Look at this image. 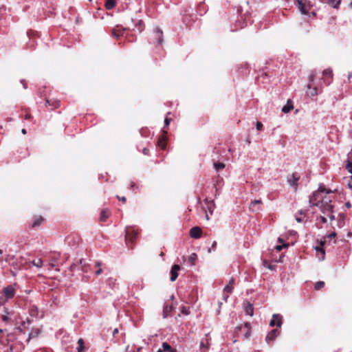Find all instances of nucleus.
Here are the masks:
<instances>
[{
	"label": "nucleus",
	"mask_w": 352,
	"mask_h": 352,
	"mask_svg": "<svg viewBox=\"0 0 352 352\" xmlns=\"http://www.w3.org/2000/svg\"><path fill=\"white\" fill-rule=\"evenodd\" d=\"M69 270L73 272L81 270L84 273H87L91 270V266L86 263L85 259L81 258L78 263L71 265Z\"/></svg>",
	"instance_id": "1"
},
{
	"label": "nucleus",
	"mask_w": 352,
	"mask_h": 352,
	"mask_svg": "<svg viewBox=\"0 0 352 352\" xmlns=\"http://www.w3.org/2000/svg\"><path fill=\"white\" fill-rule=\"evenodd\" d=\"M138 232L135 230H127L125 234V242L126 245L129 248H133L132 243L133 241L137 238Z\"/></svg>",
	"instance_id": "2"
},
{
	"label": "nucleus",
	"mask_w": 352,
	"mask_h": 352,
	"mask_svg": "<svg viewBox=\"0 0 352 352\" xmlns=\"http://www.w3.org/2000/svg\"><path fill=\"white\" fill-rule=\"evenodd\" d=\"M298 8L302 14H307L310 9L309 3L306 0H298Z\"/></svg>",
	"instance_id": "3"
},
{
	"label": "nucleus",
	"mask_w": 352,
	"mask_h": 352,
	"mask_svg": "<svg viewBox=\"0 0 352 352\" xmlns=\"http://www.w3.org/2000/svg\"><path fill=\"white\" fill-rule=\"evenodd\" d=\"M280 330L278 329H272L266 336L265 340L267 344L274 342L275 339L280 335Z\"/></svg>",
	"instance_id": "4"
},
{
	"label": "nucleus",
	"mask_w": 352,
	"mask_h": 352,
	"mask_svg": "<svg viewBox=\"0 0 352 352\" xmlns=\"http://www.w3.org/2000/svg\"><path fill=\"white\" fill-rule=\"evenodd\" d=\"M333 206L331 204L330 199H326L325 198L321 201L320 209L323 213L327 212H333Z\"/></svg>",
	"instance_id": "5"
},
{
	"label": "nucleus",
	"mask_w": 352,
	"mask_h": 352,
	"mask_svg": "<svg viewBox=\"0 0 352 352\" xmlns=\"http://www.w3.org/2000/svg\"><path fill=\"white\" fill-rule=\"evenodd\" d=\"M234 278L233 277H232L230 280H229V282L225 286L224 289H223V292L224 294L226 293H228V294H230L232 292L233 289H234ZM229 297V295L228 294H224L223 296V298L225 300H227L228 298Z\"/></svg>",
	"instance_id": "6"
},
{
	"label": "nucleus",
	"mask_w": 352,
	"mask_h": 352,
	"mask_svg": "<svg viewBox=\"0 0 352 352\" xmlns=\"http://www.w3.org/2000/svg\"><path fill=\"white\" fill-rule=\"evenodd\" d=\"M3 293L7 299H10L14 297L15 294V290L12 285H8L3 289Z\"/></svg>",
	"instance_id": "7"
},
{
	"label": "nucleus",
	"mask_w": 352,
	"mask_h": 352,
	"mask_svg": "<svg viewBox=\"0 0 352 352\" xmlns=\"http://www.w3.org/2000/svg\"><path fill=\"white\" fill-rule=\"evenodd\" d=\"M202 230L198 227L195 226L190 230L189 234L192 239H199L201 236Z\"/></svg>",
	"instance_id": "8"
},
{
	"label": "nucleus",
	"mask_w": 352,
	"mask_h": 352,
	"mask_svg": "<svg viewBox=\"0 0 352 352\" xmlns=\"http://www.w3.org/2000/svg\"><path fill=\"white\" fill-rule=\"evenodd\" d=\"M180 266L179 265L175 264L172 266L170 270V281H175L178 277V271L180 270Z\"/></svg>",
	"instance_id": "9"
},
{
	"label": "nucleus",
	"mask_w": 352,
	"mask_h": 352,
	"mask_svg": "<svg viewBox=\"0 0 352 352\" xmlns=\"http://www.w3.org/2000/svg\"><path fill=\"white\" fill-rule=\"evenodd\" d=\"M243 307H244V311H245V313L246 315H248V316H253V314H254V307H253V305L252 304H251L248 300H245L243 302Z\"/></svg>",
	"instance_id": "10"
},
{
	"label": "nucleus",
	"mask_w": 352,
	"mask_h": 352,
	"mask_svg": "<svg viewBox=\"0 0 352 352\" xmlns=\"http://www.w3.org/2000/svg\"><path fill=\"white\" fill-rule=\"evenodd\" d=\"M157 352H177V349L173 348L168 342H164L162 344V348L159 349Z\"/></svg>",
	"instance_id": "11"
},
{
	"label": "nucleus",
	"mask_w": 352,
	"mask_h": 352,
	"mask_svg": "<svg viewBox=\"0 0 352 352\" xmlns=\"http://www.w3.org/2000/svg\"><path fill=\"white\" fill-rule=\"evenodd\" d=\"M262 204L261 199H255L252 201L250 204V209L252 212H258L261 210L260 205Z\"/></svg>",
	"instance_id": "12"
},
{
	"label": "nucleus",
	"mask_w": 352,
	"mask_h": 352,
	"mask_svg": "<svg viewBox=\"0 0 352 352\" xmlns=\"http://www.w3.org/2000/svg\"><path fill=\"white\" fill-rule=\"evenodd\" d=\"M318 192L315 191L312 195L309 197V202L311 206H318L320 201H318Z\"/></svg>",
	"instance_id": "13"
},
{
	"label": "nucleus",
	"mask_w": 352,
	"mask_h": 352,
	"mask_svg": "<svg viewBox=\"0 0 352 352\" xmlns=\"http://www.w3.org/2000/svg\"><path fill=\"white\" fill-rule=\"evenodd\" d=\"M322 75L325 78H329L331 79L333 78L332 69L330 68L324 69L322 72ZM324 82L326 85H329L331 83V80H329L328 78L324 79Z\"/></svg>",
	"instance_id": "14"
},
{
	"label": "nucleus",
	"mask_w": 352,
	"mask_h": 352,
	"mask_svg": "<svg viewBox=\"0 0 352 352\" xmlns=\"http://www.w3.org/2000/svg\"><path fill=\"white\" fill-rule=\"evenodd\" d=\"M155 36L157 44L161 45L163 43V32L160 28H156Z\"/></svg>",
	"instance_id": "15"
},
{
	"label": "nucleus",
	"mask_w": 352,
	"mask_h": 352,
	"mask_svg": "<svg viewBox=\"0 0 352 352\" xmlns=\"http://www.w3.org/2000/svg\"><path fill=\"white\" fill-rule=\"evenodd\" d=\"M299 178V176H298L296 173H293L290 177L288 178L287 182L292 186H297Z\"/></svg>",
	"instance_id": "16"
},
{
	"label": "nucleus",
	"mask_w": 352,
	"mask_h": 352,
	"mask_svg": "<svg viewBox=\"0 0 352 352\" xmlns=\"http://www.w3.org/2000/svg\"><path fill=\"white\" fill-rule=\"evenodd\" d=\"M273 318L275 319L276 327L280 328L283 324V316L279 314H274Z\"/></svg>",
	"instance_id": "17"
},
{
	"label": "nucleus",
	"mask_w": 352,
	"mask_h": 352,
	"mask_svg": "<svg viewBox=\"0 0 352 352\" xmlns=\"http://www.w3.org/2000/svg\"><path fill=\"white\" fill-rule=\"evenodd\" d=\"M209 346L210 343L208 339L206 338L205 341L204 340V339L201 340L200 342V349L201 352H206L208 350Z\"/></svg>",
	"instance_id": "18"
},
{
	"label": "nucleus",
	"mask_w": 352,
	"mask_h": 352,
	"mask_svg": "<svg viewBox=\"0 0 352 352\" xmlns=\"http://www.w3.org/2000/svg\"><path fill=\"white\" fill-rule=\"evenodd\" d=\"M145 25L144 23L142 20H138L137 23L135 24L134 30H137L138 32H142L144 30Z\"/></svg>",
	"instance_id": "19"
},
{
	"label": "nucleus",
	"mask_w": 352,
	"mask_h": 352,
	"mask_svg": "<svg viewBox=\"0 0 352 352\" xmlns=\"http://www.w3.org/2000/svg\"><path fill=\"white\" fill-rule=\"evenodd\" d=\"M109 216V211L107 209L102 210L100 216V221L104 222Z\"/></svg>",
	"instance_id": "20"
},
{
	"label": "nucleus",
	"mask_w": 352,
	"mask_h": 352,
	"mask_svg": "<svg viewBox=\"0 0 352 352\" xmlns=\"http://www.w3.org/2000/svg\"><path fill=\"white\" fill-rule=\"evenodd\" d=\"M294 108L293 104L290 100H288L287 104L282 108V111L284 113L289 112Z\"/></svg>",
	"instance_id": "21"
},
{
	"label": "nucleus",
	"mask_w": 352,
	"mask_h": 352,
	"mask_svg": "<svg viewBox=\"0 0 352 352\" xmlns=\"http://www.w3.org/2000/svg\"><path fill=\"white\" fill-rule=\"evenodd\" d=\"M115 6H116L115 0H106V2H105L106 9L111 10L115 7Z\"/></svg>",
	"instance_id": "22"
},
{
	"label": "nucleus",
	"mask_w": 352,
	"mask_h": 352,
	"mask_svg": "<svg viewBox=\"0 0 352 352\" xmlns=\"http://www.w3.org/2000/svg\"><path fill=\"white\" fill-rule=\"evenodd\" d=\"M78 347L76 348V352H82L85 350L84 340L82 338H79L78 340Z\"/></svg>",
	"instance_id": "23"
},
{
	"label": "nucleus",
	"mask_w": 352,
	"mask_h": 352,
	"mask_svg": "<svg viewBox=\"0 0 352 352\" xmlns=\"http://www.w3.org/2000/svg\"><path fill=\"white\" fill-rule=\"evenodd\" d=\"M341 3V0H328L327 3L331 5L333 8L338 9Z\"/></svg>",
	"instance_id": "24"
},
{
	"label": "nucleus",
	"mask_w": 352,
	"mask_h": 352,
	"mask_svg": "<svg viewBox=\"0 0 352 352\" xmlns=\"http://www.w3.org/2000/svg\"><path fill=\"white\" fill-rule=\"evenodd\" d=\"M31 263L38 268H41L43 266V261L41 258L34 259L31 261Z\"/></svg>",
	"instance_id": "25"
},
{
	"label": "nucleus",
	"mask_w": 352,
	"mask_h": 352,
	"mask_svg": "<svg viewBox=\"0 0 352 352\" xmlns=\"http://www.w3.org/2000/svg\"><path fill=\"white\" fill-rule=\"evenodd\" d=\"M318 192H325L327 194H329V193H331L332 192V190H330V189H327L325 188V186L324 185H322V184H320L319 185V187H318Z\"/></svg>",
	"instance_id": "26"
},
{
	"label": "nucleus",
	"mask_w": 352,
	"mask_h": 352,
	"mask_svg": "<svg viewBox=\"0 0 352 352\" xmlns=\"http://www.w3.org/2000/svg\"><path fill=\"white\" fill-rule=\"evenodd\" d=\"M157 146L162 149H165L166 146V140L164 138H160L157 141Z\"/></svg>",
	"instance_id": "27"
},
{
	"label": "nucleus",
	"mask_w": 352,
	"mask_h": 352,
	"mask_svg": "<svg viewBox=\"0 0 352 352\" xmlns=\"http://www.w3.org/2000/svg\"><path fill=\"white\" fill-rule=\"evenodd\" d=\"M197 255L196 253H192L189 256H188V261L190 263L191 265H194L195 263V261L197 260Z\"/></svg>",
	"instance_id": "28"
},
{
	"label": "nucleus",
	"mask_w": 352,
	"mask_h": 352,
	"mask_svg": "<svg viewBox=\"0 0 352 352\" xmlns=\"http://www.w3.org/2000/svg\"><path fill=\"white\" fill-rule=\"evenodd\" d=\"M214 167L217 171L221 170L225 168V164L222 162H215L214 164Z\"/></svg>",
	"instance_id": "29"
},
{
	"label": "nucleus",
	"mask_w": 352,
	"mask_h": 352,
	"mask_svg": "<svg viewBox=\"0 0 352 352\" xmlns=\"http://www.w3.org/2000/svg\"><path fill=\"white\" fill-rule=\"evenodd\" d=\"M43 221V219L42 217L36 218L32 223V227L39 226L42 223Z\"/></svg>",
	"instance_id": "30"
},
{
	"label": "nucleus",
	"mask_w": 352,
	"mask_h": 352,
	"mask_svg": "<svg viewBox=\"0 0 352 352\" xmlns=\"http://www.w3.org/2000/svg\"><path fill=\"white\" fill-rule=\"evenodd\" d=\"M180 311H181L182 314L184 315L188 316L190 314L189 307H187L185 306L181 307Z\"/></svg>",
	"instance_id": "31"
},
{
	"label": "nucleus",
	"mask_w": 352,
	"mask_h": 352,
	"mask_svg": "<svg viewBox=\"0 0 352 352\" xmlns=\"http://www.w3.org/2000/svg\"><path fill=\"white\" fill-rule=\"evenodd\" d=\"M171 310H172V307H170H170H168V306H167V305H166V306H165V307H164L163 314H164V318L167 317V316H168V312H170V311H171Z\"/></svg>",
	"instance_id": "32"
},
{
	"label": "nucleus",
	"mask_w": 352,
	"mask_h": 352,
	"mask_svg": "<svg viewBox=\"0 0 352 352\" xmlns=\"http://www.w3.org/2000/svg\"><path fill=\"white\" fill-rule=\"evenodd\" d=\"M346 162V169L349 171V173L352 174V162L348 160Z\"/></svg>",
	"instance_id": "33"
},
{
	"label": "nucleus",
	"mask_w": 352,
	"mask_h": 352,
	"mask_svg": "<svg viewBox=\"0 0 352 352\" xmlns=\"http://www.w3.org/2000/svg\"><path fill=\"white\" fill-rule=\"evenodd\" d=\"M324 285V283L323 281H318L314 286V288L317 290L321 289Z\"/></svg>",
	"instance_id": "34"
},
{
	"label": "nucleus",
	"mask_w": 352,
	"mask_h": 352,
	"mask_svg": "<svg viewBox=\"0 0 352 352\" xmlns=\"http://www.w3.org/2000/svg\"><path fill=\"white\" fill-rule=\"evenodd\" d=\"M39 333V331L38 330H36L35 332H31L30 334H29V337L27 340V342H28L30 341V340L32 338H34V337H36Z\"/></svg>",
	"instance_id": "35"
},
{
	"label": "nucleus",
	"mask_w": 352,
	"mask_h": 352,
	"mask_svg": "<svg viewBox=\"0 0 352 352\" xmlns=\"http://www.w3.org/2000/svg\"><path fill=\"white\" fill-rule=\"evenodd\" d=\"M217 241H214L212 242V245H211V248H208V252L209 253H210L212 251H215L216 248H217Z\"/></svg>",
	"instance_id": "36"
},
{
	"label": "nucleus",
	"mask_w": 352,
	"mask_h": 352,
	"mask_svg": "<svg viewBox=\"0 0 352 352\" xmlns=\"http://www.w3.org/2000/svg\"><path fill=\"white\" fill-rule=\"evenodd\" d=\"M206 202H208V208L210 210H212V206H214V204L212 200L208 201V199H206Z\"/></svg>",
	"instance_id": "37"
},
{
	"label": "nucleus",
	"mask_w": 352,
	"mask_h": 352,
	"mask_svg": "<svg viewBox=\"0 0 352 352\" xmlns=\"http://www.w3.org/2000/svg\"><path fill=\"white\" fill-rule=\"evenodd\" d=\"M10 264L13 266L14 270L16 271H18L21 269V265H19L18 263H14V261Z\"/></svg>",
	"instance_id": "38"
},
{
	"label": "nucleus",
	"mask_w": 352,
	"mask_h": 352,
	"mask_svg": "<svg viewBox=\"0 0 352 352\" xmlns=\"http://www.w3.org/2000/svg\"><path fill=\"white\" fill-rule=\"evenodd\" d=\"M56 258H52L51 260H50V265L52 267H54L56 266Z\"/></svg>",
	"instance_id": "39"
},
{
	"label": "nucleus",
	"mask_w": 352,
	"mask_h": 352,
	"mask_svg": "<svg viewBox=\"0 0 352 352\" xmlns=\"http://www.w3.org/2000/svg\"><path fill=\"white\" fill-rule=\"evenodd\" d=\"M284 247H287V244L278 245L275 247V249L278 251H280Z\"/></svg>",
	"instance_id": "40"
},
{
	"label": "nucleus",
	"mask_w": 352,
	"mask_h": 352,
	"mask_svg": "<svg viewBox=\"0 0 352 352\" xmlns=\"http://www.w3.org/2000/svg\"><path fill=\"white\" fill-rule=\"evenodd\" d=\"M256 128L257 130L261 131L263 129V124L260 122H257L256 124Z\"/></svg>",
	"instance_id": "41"
},
{
	"label": "nucleus",
	"mask_w": 352,
	"mask_h": 352,
	"mask_svg": "<svg viewBox=\"0 0 352 352\" xmlns=\"http://www.w3.org/2000/svg\"><path fill=\"white\" fill-rule=\"evenodd\" d=\"M170 120H171L170 118H165V119H164V127H166V126H168L169 125Z\"/></svg>",
	"instance_id": "42"
},
{
	"label": "nucleus",
	"mask_w": 352,
	"mask_h": 352,
	"mask_svg": "<svg viewBox=\"0 0 352 352\" xmlns=\"http://www.w3.org/2000/svg\"><path fill=\"white\" fill-rule=\"evenodd\" d=\"M295 219H296V221L298 222V223H301V222L303 221L302 218L299 217L298 214H296Z\"/></svg>",
	"instance_id": "43"
},
{
	"label": "nucleus",
	"mask_w": 352,
	"mask_h": 352,
	"mask_svg": "<svg viewBox=\"0 0 352 352\" xmlns=\"http://www.w3.org/2000/svg\"><path fill=\"white\" fill-rule=\"evenodd\" d=\"M336 232H332V233H331V234L327 235V238H329V239H331L336 237Z\"/></svg>",
	"instance_id": "44"
},
{
	"label": "nucleus",
	"mask_w": 352,
	"mask_h": 352,
	"mask_svg": "<svg viewBox=\"0 0 352 352\" xmlns=\"http://www.w3.org/2000/svg\"><path fill=\"white\" fill-rule=\"evenodd\" d=\"M270 327H275L276 326L275 319H274L273 317H272V320L270 322Z\"/></svg>",
	"instance_id": "45"
},
{
	"label": "nucleus",
	"mask_w": 352,
	"mask_h": 352,
	"mask_svg": "<svg viewBox=\"0 0 352 352\" xmlns=\"http://www.w3.org/2000/svg\"><path fill=\"white\" fill-rule=\"evenodd\" d=\"M9 319H10V318H9V317H8L7 315H3V316H2V320H3V322H7V321H8V320H9Z\"/></svg>",
	"instance_id": "46"
},
{
	"label": "nucleus",
	"mask_w": 352,
	"mask_h": 352,
	"mask_svg": "<svg viewBox=\"0 0 352 352\" xmlns=\"http://www.w3.org/2000/svg\"><path fill=\"white\" fill-rule=\"evenodd\" d=\"M316 250L317 251H320V252H321L322 253L323 256L324 255V250L322 248L317 247V248H316ZM322 259H324V256L322 257Z\"/></svg>",
	"instance_id": "47"
},
{
	"label": "nucleus",
	"mask_w": 352,
	"mask_h": 352,
	"mask_svg": "<svg viewBox=\"0 0 352 352\" xmlns=\"http://www.w3.org/2000/svg\"><path fill=\"white\" fill-rule=\"evenodd\" d=\"M319 218H320V221H321L323 223H327V218H326V217H322V216H320Z\"/></svg>",
	"instance_id": "48"
},
{
	"label": "nucleus",
	"mask_w": 352,
	"mask_h": 352,
	"mask_svg": "<svg viewBox=\"0 0 352 352\" xmlns=\"http://www.w3.org/2000/svg\"><path fill=\"white\" fill-rule=\"evenodd\" d=\"M314 78H315V74H313V73H312V74H311L309 75V81H310V82L314 81Z\"/></svg>",
	"instance_id": "49"
},
{
	"label": "nucleus",
	"mask_w": 352,
	"mask_h": 352,
	"mask_svg": "<svg viewBox=\"0 0 352 352\" xmlns=\"http://www.w3.org/2000/svg\"><path fill=\"white\" fill-rule=\"evenodd\" d=\"M306 212H307V210H300L298 213L300 215H305Z\"/></svg>",
	"instance_id": "50"
},
{
	"label": "nucleus",
	"mask_w": 352,
	"mask_h": 352,
	"mask_svg": "<svg viewBox=\"0 0 352 352\" xmlns=\"http://www.w3.org/2000/svg\"><path fill=\"white\" fill-rule=\"evenodd\" d=\"M118 331H119L118 329H117V328L114 329L113 332H112L113 336H115L116 334L118 333Z\"/></svg>",
	"instance_id": "51"
},
{
	"label": "nucleus",
	"mask_w": 352,
	"mask_h": 352,
	"mask_svg": "<svg viewBox=\"0 0 352 352\" xmlns=\"http://www.w3.org/2000/svg\"><path fill=\"white\" fill-rule=\"evenodd\" d=\"M102 269H101V268H99L97 271H96V272H95V273H96V276L100 275V274L102 273Z\"/></svg>",
	"instance_id": "52"
},
{
	"label": "nucleus",
	"mask_w": 352,
	"mask_h": 352,
	"mask_svg": "<svg viewBox=\"0 0 352 352\" xmlns=\"http://www.w3.org/2000/svg\"><path fill=\"white\" fill-rule=\"evenodd\" d=\"M21 82L22 83L24 89H26L27 88V84H26L25 80H21Z\"/></svg>",
	"instance_id": "53"
},
{
	"label": "nucleus",
	"mask_w": 352,
	"mask_h": 352,
	"mask_svg": "<svg viewBox=\"0 0 352 352\" xmlns=\"http://www.w3.org/2000/svg\"><path fill=\"white\" fill-rule=\"evenodd\" d=\"M148 151H149V150H148L147 148H144L143 149V151H142V152H143V153H144V155H148Z\"/></svg>",
	"instance_id": "54"
},
{
	"label": "nucleus",
	"mask_w": 352,
	"mask_h": 352,
	"mask_svg": "<svg viewBox=\"0 0 352 352\" xmlns=\"http://www.w3.org/2000/svg\"><path fill=\"white\" fill-rule=\"evenodd\" d=\"M312 96H316L318 94L317 89L314 88L313 91L311 93Z\"/></svg>",
	"instance_id": "55"
},
{
	"label": "nucleus",
	"mask_w": 352,
	"mask_h": 352,
	"mask_svg": "<svg viewBox=\"0 0 352 352\" xmlns=\"http://www.w3.org/2000/svg\"><path fill=\"white\" fill-rule=\"evenodd\" d=\"M118 199L121 200L122 202H125L126 201V197H120L119 196H117Z\"/></svg>",
	"instance_id": "56"
},
{
	"label": "nucleus",
	"mask_w": 352,
	"mask_h": 352,
	"mask_svg": "<svg viewBox=\"0 0 352 352\" xmlns=\"http://www.w3.org/2000/svg\"><path fill=\"white\" fill-rule=\"evenodd\" d=\"M345 206L346 208H350L351 207V204L350 202L348 201L345 204Z\"/></svg>",
	"instance_id": "57"
},
{
	"label": "nucleus",
	"mask_w": 352,
	"mask_h": 352,
	"mask_svg": "<svg viewBox=\"0 0 352 352\" xmlns=\"http://www.w3.org/2000/svg\"><path fill=\"white\" fill-rule=\"evenodd\" d=\"M30 118H31V115L30 114H29V113L25 114V120H29Z\"/></svg>",
	"instance_id": "58"
},
{
	"label": "nucleus",
	"mask_w": 352,
	"mask_h": 352,
	"mask_svg": "<svg viewBox=\"0 0 352 352\" xmlns=\"http://www.w3.org/2000/svg\"><path fill=\"white\" fill-rule=\"evenodd\" d=\"M245 327L249 330V329L250 328V324L249 322H246L245 324Z\"/></svg>",
	"instance_id": "59"
},
{
	"label": "nucleus",
	"mask_w": 352,
	"mask_h": 352,
	"mask_svg": "<svg viewBox=\"0 0 352 352\" xmlns=\"http://www.w3.org/2000/svg\"><path fill=\"white\" fill-rule=\"evenodd\" d=\"M242 328V326H237L235 329V331L237 332L238 331H240Z\"/></svg>",
	"instance_id": "60"
},
{
	"label": "nucleus",
	"mask_w": 352,
	"mask_h": 352,
	"mask_svg": "<svg viewBox=\"0 0 352 352\" xmlns=\"http://www.w3.org/2000/svg\"><path fill=\"white\" fill-rule=\"evenodd\" d=\"M113 34L114 36L116 37H118L120 36V34H117L115 30L113 31Z\"/></svg>",
	"instance_id": "61"
},
{
	"label": "nucleus",
	"mask_w": 352,
	"mask_h": 352,
	"mask_svg": "<svg viewBox=\"0 0 352 352\" xmlns=\"http://www.w3.org/2000/svg\"><path fill=\"white\" fill-rule=\"evenodd\" d=\"M135 186V183L133 182H130V187L131 188H133Z\"/></svg>",
	"instance_id": "62"
},
{
	"label": "nucleus",
	"mask_w": 352,
	"mask_h": 352,
	"mask_svg": "<svg viewBox=\"0 0 352 352\" xmlns=\"http://www.w3.org/2000/svg\"><path fill=\"white\" fill-rule=\"evenodd\" d=\"M101 264H102V263H101V262H100V261H97V262L96 263V267H100Z\"/></svg>",
	"instance_id": "63"
},
{
	"label": "nucleus",
	"mask_w": 352,
	"mask_h": 352,
	"mask_svg": "<svg viewBox=\"0 0 352 352\" xmlns=\"http://www.w3.org/2000/svg\"><path fill=\"white\" fill-rule=\"evenodd\" d=\"M329 219H330L331 221L335 219V216H334V215H333V214L329 215Z\"/></svg>",
	"instance_id": "64"
}]
</instances>
